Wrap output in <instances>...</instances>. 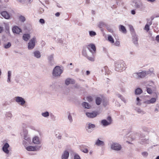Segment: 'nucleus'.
<instances>
[{
    "mask_svg": "<svg viewBox=\"0 0 159 159\" xmlns=\"http://www.w3.org/2000/svg\"><path fill=\"white\" fill-rule=\"evenodd\" d=\"M115 70L118 72L122 71L126 68V64L122 60H118L115 62Z\"/></svg>",
    "mask_w": 159,
    "mask_h": 159,
    "instance_id": "f257e3e1",
    "label": "nucleus"
},
{
    "mask_svg": "<svg viewBox=\"0 0 159 159\" xmlns=\"http://www.w3.org/2000/svg\"><path fill=\"white\" fill-rule=\"evenodd\" d=\"M156 39L157 41H159V35H157V37H156Z\"/></svg>",
    "mask_w": 159,
    "mask_h": 159,
    "instance_id": "09e8293b",
    "label": "nucleus"
},
{
    "mask_svg": "<svg viewBox=\"0 0 159 159\" xmlns=\"http://www.w3.org/2000/svg\"><path fill=\"white\" fill-rule=\"evenodd\" d=\"M131 13L132 14L134 15L135 13V12L134 10H132L131 11Z\"/></svg>",
    "mask_w": 159,
    "mask_h": 159,
    "instance_id": "a18cd8bd",
    "label": "nucleus"
},
{
    "mask_svg": "<svg viewBox=\"0 0 159 159\" xmlns=\"http://www.w3.org/2000/svg\"><path fill=\"white\" fill-rule=\"evenodd\" d=\"M26 150L28 151H35L36 150V147L32 146H29L26 148Z\"/></svg>",
    "mask_w": 159,
    "mask_h": 159,
    "instance_id": "dca6fc26",
    "label": "nucleus"
},
{
    "mask_svg": "<svg viewBox=\"0 0 159 159\" xmlns=\"http://www.w3.org/2000/svg\"><path fill=\"white\" fill-rule=\"evenodd\" d=\"M33 142L35 144H39L40 143L39 138L37 137H35L33 139Z\"/></svg>",
    "mask_w": 159,
    "mask_h": 159,
    "instance_id": "6ab92c4d",
    "label": "nucleus"
},
{
    "mask_svg": "<svg viewBox=\"0 0 159 159\" xmlns=\"http://www.w3.org/2000/svg\"><path fill=\"white\" fill-rule=\"evenodd\" d=\"M119 30L120 31L122 32L124 34H126L127 30L125 27L122 25H120L119 26Z\"/></svg>",
    "mask_w": 159,
    "mask_h": 159,
    "instance_id": "ddd939ff",
    "label": "nucleus"
},
{
    "mask_svg": "<svg viewBox=\"0 0 159 159\" xmlns=\"http://www.w3.org/2000/svg\"><path fill=\"white\" fill-rule=\"evenodd\" d=\"M104 24L102 22H100L98 24V27L100 28H102V27L104 26Z\"/></svg>",
    "mask_w": 159,
    "mask_h": 159,
    "instance_id": "c9c22d12",
    "label": "nucleus"
},
{
    "mask_svg": "<svg viewBox=\"0 0 159 159\" xmlns=\"http://www.w3.org/2000/svg\"><path fill=\"white\" fill-rule=\"evenodd\" d=\"M107 120H103L101 121L102 124L104 126H107L110 125L112 122V120L110 116H108L107 118Z\"/></svg>",
    "mask_w": 159,
    "mask_h": 159,
    "instance_id": "20e7f679",
    "label": "nucleus"
},
{
    "mask_svg": "<svg viewBox=\"0 0 159 159\" xmlns=\"http://www.w3.org/2000/svg\"><path fill=\"white\" fill-rule=\"evenodd\" d=\"M114 45L117 46H120V41H116L114 43Z\"/></svg>",
    "mask_w": 159,
    "mask_h": 159,
    "instance_id": "58836bf2",
    "label": "nucleus"
},
{
    "mask_svg": "<svg viewBox=\"0 0 159 159\" xmlns=\"http://www.w3.org/2000/svg\"><path fill=\"white\" fill-rule=\"evenodd\" d=\"M127 142H128V143H129V142H128V141H127Z\"/></svg>",
    "mask_w": 159,
    "mask_h": 159,
    "instance_id": "0e129e2a",
    "label": "nucleus"
},
{
    "mask_svg": "<svg viewBox=\"0 0 159 159\" xmlns=\"http://www.w3.org/2000/svg\"><path fill=\"white\" fill-rule=\"evenodd\" d=\"M11 72L9 71L8 72V77H11Z\"/></svg>",
    "mask_w": 159,
    "mask_h": 159,
    "instance_id": "c03bdc74",
    "label": "nucleus"
},
{
    "mask_svg": "<svg viewBox=\"0 0 159 159\" xmlns=\"http://www.w3.org/2000/svg\"><path fill=\"white\" fill-rule=\"evenodd\" d=\"M24 139L25 140L27 141H29V138H27L26 137H25Z\"/></svg>",
    "mask_w": 159,
    "mask_h": 159,
    "instance_id": "3c124183",
    "label": "nucleus"
},
{
    "mask_svg": "<svg viewBox=\"0 0 159 159\" xmlns=\"http://www.w3.org/2000/svg\"><path fill=\"white\" fill-rule=\"evenodd\" d=\"M142 92V90L139 88H137L135 90V93L136 94H140Z\"/></svg>",
    "mask_w": 159,
    "mask_h": 159,
    "instance_id": "b1692460",
    "label": "nucleus"
},
{
    "mask_svg": "<svg viewBox=\"0 0 159 159\" xmlns=\"http://www.w3.org/2000/svg\"><path fill=\"white\" fill-rule=\"evenodd\" d=\"M36 41V38L34 37L32 38L28 43V48L29 49H32L35 46V42Z\"/></svg>",
    "mask_w": 159,
    "mask_h": 159,
    "instance_id": "39448f33",
    "label": "nucleus"
},
{
    "mask_svg": "<svg viewBox=\"0 0 159 159\" xmlns=\"http://www.w3.org/2000/svg\"><path fill=\"white\" fill-rule=\"evenodd\" d=\"M87 58L89 61H94V57H90L89 56H86Z\"/></svg>",
    "mask_w": 159,
    "mask_h": 159,
    "instance_id": "2f4dec72",
    "label": "nucleus"
},
{
    "mask_svg": "<svg viewBox=\"0 0 159 159\" xmlns=\"http://www.w3.org/2000/svg\"><path fill=\"white\" fill-rule=\"evenodd\" d=\"M137 105L139 104L138 102L137 103Z\"/></svg>",
    "mask_w": 159,
    "mask_h": 159,
    "instance_id": "052dcab7",
    "label": "nucleus"
},
{
    "mask_svg": "<svg viewBox=\"0 0 159 159\" xmlns=\"http://www.w3.org/2000/svg\"><path fill=\"white\" fill-rule=\"evenodd\" d=\"M82 54L84 56L86 57L87 56V53L86 51L85 48H84L82 51Z\"/></svg>",
    "mask_w": 159,
    "mask_h": 159,
    "instance_id": "c85d7f7f",
    "label": "nucleus"
},
{
    "mask_svg": "<svg viewBox=\"0 0 159 159\" xmlns=\"http://www.w3.org/2000/svg\"><path fill=\"white\" fill-rule=\"evenodd\" d=\"M72 64L71 63L70 64V65H71Z\"/></svg>",
    "mask_w": 159,
    "mask_h": 159,
    "instance_id": "e2e57ef3",
    "label": "nucleus"
},
{
    "mask_svg": "<svg viewBox=\"0 0 159 159\" xmlns=\"http://www.w3.org/2000/svg\"><path fill=\"white\" fill-rule=\"evenodd\" d=\"M86 73L87 75H88L90 74V72L89 71H87Z\"/></svg>",
    "mask_w": 159,
    "mask_h": 159,
    "instance_id": "864d4df0",
    "label": "nucleus"
},
{
    "mask_svg": "<svg viewBox=\"0 0 159 159\" xmlns=\"http://www.w3.org/2000/svg\"><path fill=\"white\" fill-rule=\"evenodd\" d=\"M95 144L98 146H103L104 145V142L98 139L95 143Z\"/></svg>",
    "mask_w": 159,
    "mask_h": 159,
    "instance_id": "a211bd4d",
    "label": "nucleus"
},
{
    "mask_svg": "<svg viewBox=\"0 0 159 159\" xmlns=\"http://www.w3.org/2000/svg\"><path fill=\"white\" fill-rule=\"evenodd\" d=\"M152 24V23L151 22H149L148 24H147L145 26L144 30L147 32H148L149 30V26L151 25Z\"/></svg>",
    "mask_w": 159,
    "mask_h": 159,
    "instance_id": "412c9836",
    "label": "nucleus"
},
{
    "mask_svg": "<svg viewBox=\"0 0 159 159\" xmlns=\"http://www.w3.org/2000/svg\"><path fill=\"white\" fill-rule=\"evenodd\" d=\"M34 54L35 57L37 58H39L40 56V53L39 51H36L34 52Z\"/></svg>",
    "mask_w": 159,
    "mask_h": 159,
    "instance_id": "5701e85b",
    "label": "nucleus"
},
{
    "mask_svg": "<svg viewBox=\"0 0 159 159\" xmlns=\"http://www.w3.org/2000/svg\"><path fill=\"white\" fill-rule=\"evenodd\" d=\"M30 37V35L28 34H25L23 36V39L25 41H27L29 39Z\"/></svg>",
    "mask_w": 159,
    "mask_h": 159,
    "instance_id": "f3484780",
    "label": "nucleus"
},
{
    "mask_svg": "<svg viewBox=\"0 0 159 159\" xmlns=\"http://www.w3.org/2000/svg\"><path fill=\"white\" fill-rule=\"evenodd\" d=\"M10 77H8V79L7 81L8 82H9L10 81Z\"/></svg>",
    "mask_w": 159,
    "mask_h": 159,
    "instance_id": "603ef678",
    "label": "nucleus"
},
{
    "mask_svg": "<svg viewBox=\"0 0 159 159\" xmlns=\"http://www.w3.org/2000/svg\"><path fill=\"white\" fill-rule=\"evenodd\" d=\"M87 47L89 51L92 53H95L96 51V48L95 45L91 43L88 45Z\"/></svg>",
    "mask_w": 159,
    "mask_h": 159,
    "instance_id": "423d86ee",
    "label": "nucleus"
},
{
    "mask_svg": "<svg viewBox=\"0 0 159 159\" xmlns=\"http://www.w3.org/2000/svg\"><path fill=\"white\" fill-rule=\"evenodd\" d=\"M89 33L90 36H95L96 34V33L93 31H89Z\"/></svg>",
    "mask_w": 159,
    "mask_h": 159,
    "instance_id": "473e14b6",
    "label": "nucleus"
},
{
    "mask_svg": "<svg viewBox=\"0 0 159 159\" xmlns=\"http://www.w3.org/2000/svg\"><path fill=\"white\" fill-rule=\"evenodd\" d=\"M42 115L43 116L45 117H46L49 116V113L47 112H45L42 113Z\"/></svg>",
    "mask_w": 159,
    "mask_h": 159,
    "instance_id": "72a5a7b5",
    "label": "nucleus"
},
{
    "mask_svg": "<svg viewBox=\"0 0 159 159\" xmlns=\"http://www.w3.org/2000/svg\"><path fill=\"white\" fill-rule=\"evenodd\" d=\"M11 46V43L10 42H8L7 44H4V48H10Z\"/></svg>",
    "mask_w": 159,
    "mask_h": 159,
    "instance_id": "cd10ccee",
    "label": "nucleus"
},
{
    "mask_svg": "<svg viewBox=\"0 0 159 159\" xmlns=\"http://www.w3.org/2000/svg\"><path fill=\"white\" fill-rule=\"evenodd\" d=\"M83 106L86 108L89 109L91 107V106L89 104L86 102H84L82 104Z\"/></svg>",
    "mask_w": 159,
    "mask_h": 159,
    "instance_id": "4be33fe9",
    "label": "nucleus"
},
{
    "mask_svg": "<svg viewBox=\"0 0 159 159\" xmlns=\"http://www.w3.org/2000/svg\"><path fill=\"white\" fill-rule=\"evenodd\" d=\"M69 156V153L67 151H65L62 156V159H68Z\"/></svg>",
    "mask_w": 159,
    "mask_h": 159,
    "instance_id": "2eb2a0df",
    "label": "nucleus"
},
{
    "mask_svg": "<svg viewBox=\"0 0 159 159\" xmlns=\"http://www.w3.org/2000/svg\"><path fill=\"white\" fill-rule=\"evenodd\" d=\"M102 99L99 97H97L96 99V102L97 105H99L102 102Z\"/></svg>",
    "mask_w": 159,
    "mask_h": 159,
    "instance_id": "aec40b11",
    "label": "nucleus"
},
{
    "mask_svg": "<svg viewBox=\"0 0 159 159\" xmlns=\"http://www.w3.org/2000/svg\"><path fill=\"white\" fill-rule=\"evenodd\" d=\"M139 112H140V111H139Z\"/></svg>",
    "mask_w": 159,
    "mask_h": 159,
    "instance_id": "338daca9",
    "label": "nucleus"
},
{
    "mask_svg": "<svg viewBox=\"0 0 159 159\" xmlns=\"http://www.w3.org/2000/svg\"><path fill=\"white\" fill-rule=\"evenodd\" d=\"M87 99L89 102H91L93 101V99L91 96H89L87 98Z\"/></svg>",
    "mask_w": 159,
    "mask_h": 159,
    "instance_id": "e433bc0d",
    "label": "nucleus"
},
{
    "mask_svg": "<svg viewBox=\"0 0 159 159\" xmlns=\"http://www.w3.org/2000/svg\"><path fill=\"white\" fill-rule=\"evenodd\" d=\"M16 101L17 102L19 103V104L21 105H23L25 102V101L24 99L20 97H16Z\"/></svg>",
    "mask_w": 159,
    "mask_h": 159,
    "instance_id": "6e6552de",
    "label": "nucleus"
},
{
    "mask_svg": "<svg viewBox=\"0 0 159 159\" xmlns=\"http://www.w3.org/2000/svg\"><path fill=\"white\" fill-rule=\"evenodd\" d=\"M86 114L88 117L93 118L96 116L98 113L97 111H93L92 112H86Z\"/></svg>",
    "mask_w": 159,
    "mask_h": 159,
    "instance_id": "0eeeda50",
    "label": "nucleus"
},
{
    "mask_svg": "<svg viewBox=\"0 0 159 159\" xmlns=\"http://www.w3.org/2000/svg\"><path fill=\"white\" fill-rule=\"evenodd\" d=\"M60 15V13H59V12H57L56 14H55V16H57V17H58Z\"/></svg>",
    "mask_w": 159,
    "mask_h": 159,
    "instance_id": "49530a36",
    "label": "nucleus"
},
{
    "mask_svg": "<svg viewBox=\"0 0 159 159\" xmlns=\"http://www.w3.org/2000/svg\"><path fill=\"white\" fill-rule=\"evenodd\" d=\"M3 30V28L2 27L0 26V33H1Z\"/></svg>",
    "mask_w": 159,
    "mask_h": 159,
    "instance_id": "de8ad7c7",
    "label": "nucleus"
},
{
    "mask_svg": "<svg viewBox=\"0 0 159 159\" xmlns=\"http://www.w3.org/2000/svg\"><path fill=\"white\" fill-rule=\"evenodd\" d=\"M138 38L137 37H135L133 39V42L135 44H138Z\"/></svg>",
    "mask_w": 159,
    "mask_h": 159,
    "instance_id": "c756f323",
    "label": "nucleus"
},
{
    "mask_svg": "<svg viewBox=\"0 0 159 159\" xmlns=\"http://www.w3.org/2000/svg\"><path fill=\"white\" fill-rule=\"evenodd\" d=\"M156 111H158V110H157V109H156Z\"/></svg>",
    "mask_w": 159,
    "mask_h": 159,
    "instance_id": "680f3d73",
    "label": "nucleus"
},
{
    "mask_svg": "<svg viewBox=\"0 0 159 159\" xmlns=\"http://www.w3.org/2000/svg\"><path fill=\"white\" fill-rule=\"evenodd\" d=\"M68 119L70 122H71L72 121V117L70 115L68 116Z\"/></svg>",
    "mask_w": 159,
    "mask_h": 159,
    "instance_id": "37998d69",
    "label": "nucleus"
},
{
    "mask_svg": "<svg viewBox=\"0 0 159 159\" xmlns=\"http://www.w3.org/2000/svg\"><path fill=\"white\" fill-rule=\"evenodd\" d=\"M147 1L148 2H153L155 1V0H147Z\"/></svg>",
    "mask_w": 159,
    "mask_h": 159,
    "instance_id": "5fc2aeb1",
    "label": "nucleus"
},
{
    "mask_svg": "<svg viewBox=\"0 0 159 159\" xmlns=\"http://www.w3.org/2000/svg\"><path fill=\"white\" fill-rule=\"evenodd\" d=\"M147 92L149 94H151L152 93V89L150 88H147Z\"/></svg>",
    "mask_w": 159,
    "mask_h": 159,
    "instance_id": "4c0bfd02",
    "label": "nucleus"
},
{
    "mask_svg": "<svg viewBox=\"0 0 159 159\" xmlns=\"http://www.w3.org/2000/svg\"><path fill=\"white\" fill-rule=\"evenodd\" d=\"M9 147V145L7 143H6L2 147V150L6 153L8 154L9 152V151L8 148Z\"/></svg>",
    "mask_w": 159,
    "mask_h": 159,
    "instance_id": "9d476101",
    "label": "nucleus"
},
{
    "mask_svg": "<svg viewBox=\"0 0 159 159\" xmlns=\"http://www.w3.org/2000/svg\"><path fill=\"white\" fill-rule=\"evenodd\" d=\"M61 136H59V139H61Z\"/></svg>",
    "mask_w": 159,
    "mask_h": 159,
    "instance_id": "bf43d9fd",
    "label": "nucleus"
},
{
    "mask_svg": "<svg viewBox=\"0 0 159 159\" xmlns=\"http://www.w3.org/2000/svg\"><path fill=\"white\" fill-rule=\"evenodd\" d=\"M130 29L131 31H134V29L132 26L130 27Z\"/></svg>",
    "mask_w": 159,
    "mask_h": 159,
    "instance_id": "8fccbe9b",
    "label": "nucleus"
},
{
    "mask_svg": "<svg viewBox=\"0 0 159 159\" xmlns=\"http://www.w3.org/2000/svg\"><path fill=\"white\" fill-rule=\"evenodd\" d=\"M156 159H159V156H157V158H156Z\"/></svg>",
    "mask_w": 159,
    "mask_h": 159,
    "instance_id": "4d7b16f0",
    "label": "nucleus"
},
{
    "mask_svg": "<svg viewBox=\"0 0 159 159\" xmlns=\"http://www.w3.org/2000/svg\"><path fill=\"white\" fill-rule=\"evenodd\" d=\"M90 154H91V153H92V152H90Z\"/></svg>",
    "mask_w": 159,
    "mask_h": 159,
    "instance_id": "13d9d810",
    "label": "nucleus"
},
{
    "mask_svg": "<svg viewBox=\"0 0 159 159\" xmlns=\"http://www.w3.org/2000/svg\"><path fill=\"white\" fill-rule=\"evenodd\" d=\"M19 19L22 22H24L25 20V17L22 16H20L19 17Z\"/></svg>",
    "mask_w": 159,
    "mask_h": 159,
    "instance_id": "f704fd0d",
    "label": "nucleus"
},
{
    "mask_svg": "<svg viewBox=\"0 0 159 159\" xmlns=\"http://www.w3.org/2000/svg\"><path fill=\"white\" fill-rule=\"evenodd\" d=\"M65 84L67 85H68L70 84H74L75 83V81L69 78H67L65 80Z\"/></svg>",
    "mask_w": 159,
    "mask_h": 159,
    "instance_id": "f8f14e48",
    "label": "nucleus"
},
{
    "mask_svg": "<svg viewBox=\"0 0 159 159\" xmlns=\"http://www.w3.org/2000/svg\"><path fill=\"white\" fill-rule=\"evenodd\" d=\"M95 127V125L94 124L89 123V124L88 129H91V128H93Z\"/></svg>",
    "mask_w": 159,
    "mask_h": 159,
    "instance_id": "7c9ffc66",
    "label": "nucleus"
},
{
    "mask_svg": "<svg viewBox=\"0 0 159 159\" xmlns=\"http://www.w3.org/2000/svg\"><path fill=\"white\" fill-rule=\"evenodd\" d=\"M62 70L59 66H56L54 68L53 71V75L55 76H60L62 73Z\"/></svg>",
    "mask_w": 159,
    "mask_h": 159,
    "instance_id": "7ed1b4c3",
    "label": "nucleus"
},
{
    "mask_svg": "<svg viewBox=\"0 0 159 159\" xmlns=\"http://www.w3.org/2000/svg\"><path fill=\"white\" fill-rule=\"evenodd\" d=\"M139 112H140V111H139Z\"/></svg>",
    "mask_w": 159,
    "mask_h": 159,
    "instance_id": "69168bd1",
    "label": "nucleus"
},
{
    "mask_svg": "<svg viewBox=\"0 0 159 159\" xmlns=\"http://www.w3.org/2000/svg\"><path fill=\"white\" fill-rule=\"evenodd\" d=\"M156 98H151L148 101V102L149 103H153L156 102Z\"/></svg>",
    "mask_w": 159,
    "mask_h": 159,
    "instance_id": "393cba45",
    "label": "nucleus"
},
{
    "mask_svg": "<svg viewBox=\"0 0 159 159\" xmlns=\"http://www.w3.org/2000/svg\"><path fill=\"white\" fill-rule=\"evenodd\" d=\"M137 99V101H138V102L140 100L139 98V97H137V99Z\"/></svg>",
    "mask_w": 159,
    "mask_h": 159,
    "instance_id": "6e6d98bb",
    "label": "nucleus"
},
{
    "mask_svg": "<svg viewBox=\"0 0 159 159\" xmlns=\"http://www.w3.org/2000/svg\"><path fill=\"white\" fill-rule=\"evenodd\" d=\"M81 150L84 153H87L88 152V150L86 148H85L82 146L81 147Z\"/></svg>",
    "mask_w": 159,
    "mask_h": 159,
    "instance_id": "bb28decb",
    "label": "nucleus"
},
{
    "mask_svg": "<svg viewBox=\"0 0 159 159\" xmlns=\"http://www.w3.org/2000/svg\"><path fill=\"white\" fill-rule=\"evenodd\" d=\"M74 159H80V158L78 155L75 154L74 156Z\"/></svg>",
    "mask_w": 159,
    "mask_h": 159,
    "instance_id": "a19ab883",
    "label": "nucleus"
},
{
    "mask_svg": "<svg viewBox=\"0 0 159 159\" xmlns=\"http://www.w3.org/2000/svg\"><path fill=\"white\" fill-rule=\"evenodd\" d=\"M142 155L143 156L146 157L148 155V153L146 152H144L142 153Z\"/></svg>",
    "mask_w": 159,
    "mask_h": 159,
    "instance_id": "ea45409f",
    "label": "nucleus"
},
{
    "mask_svg": "<svg viewBox=\"0 0 159 159\" xmlns=\"http://www.w3.org/2000/svg\"><path fill=\"white\" fill-rule=\"evenodd\" d=\"M108 39L109 41L111 43H113L114 42L113 38L111 35H109L108 36Z\"/></svg>",
    "mask_w": 159,
    "mask_h": 159,
    "instance_id": "a878e982",
    "label": "nucleus"
},
{
    "mask_svg": "<svg viewBox=\"0 0 159 159\" xmlns=\"http://www.w3.org/2000/svg\"><path fill=\"white\" fill-rule=\"evenodd\" d=\"M12 31L14 33L19 34L21 32V30L17 26H15L12 28Z\"/></svg>",
    "mask_w": 159,
    "mask_h": 159,
    "instance_id": "9b49d317",
    "label": "nucleus"
},
{
    "mask_svg": "<svg viewBox=\"0 0 159 159\" xmlns=\"http://www.w3.org/2000/svg\"><path fill=\"white\" fill-rule=\"evenodd\" d=\"M39 22H40L41 24H44L45 23V21L44 19H41L39 20Z\"/></svg>",
    "mask_w": 159,
    "mask_h": 159,
    "instance_id": "79ce46f5",
    "label": "nucleus"
},
{
    "mask_svg": "<svg viewBox=\"0 0 159 159\" xmlns=\"http://www.w3.org/2000/svg\"><path fill=\"white\" fill-rule=\"evenodd\" d=\"M146 74V71H143L141 72L134 73L133 74V77L136 79H139L145 77Z\"/></svg>",
    "mask_w": 159,
    "mask_h": 159,
    "instance_id": "f03ea898",
    "label": "nucleus"
},
{
    "mask_svg": "<svg viewBox=\"0 0 159 159\" xmlns=\"http://www.w3.org/2000/svg\"><path fill=\"white\" fill-rule=\"evenodd\" d=\"M121 146L118 143H113L111 146V148L114 150H120L121 149Z\"/></svg>",
    "mask_w": 159,
    "mask_h": 159,
    "instance_id": "1a4fd4ad",
    "label": "nucleus"
},
{
    "mask_svg": "<svg viewBox=\"0 0 159 159\" xmlns=\"http://www.w3.org/2000/svg\"><path fill=\"white\" fill-rule=\"evenodd\" d=\"M1 14L2 16L6 19H8L10 17L9 14L6 11H3L1 13Z\"/></svg>",
    "mask_w": 159,
    "mask_h": 159,
    "instance_id": "4468645a",
    "label": "nucleus"
}]
</instances>
